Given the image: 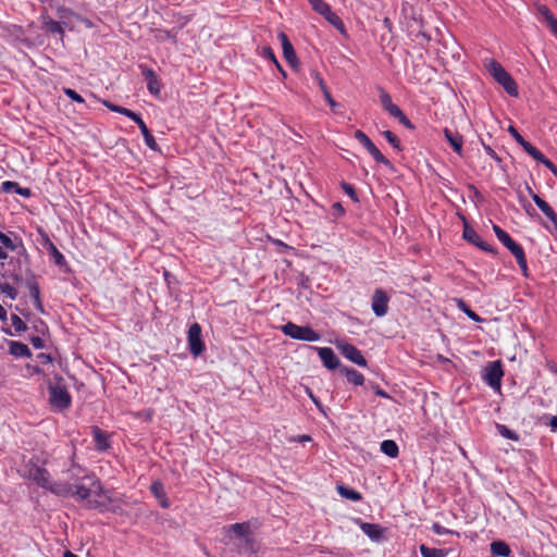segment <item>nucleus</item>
Masks as SVG:
<instances>
[{
	"label": "nucleus",
	"instance_id": "f03ea898",
	"mask_svg": "<svg viewBox=\"0 0 557 557\" xmlns=\"http://www.w3.org/2000/svg\"><path fill=\"white\" fill-rule=\"evenodd\" d=\"M486 67L488 73L493 76V78L500 84L504 89L512 97L518 96L517 84L509 73L495 60H490L486 63Z\"/></svg>",
	"mask_w": 557,
	"mask_h": 557
},
{
	"label": "nucleus",
	"instance_id": "ddd939ff",
	"mask_svg": "<svg viewBox=\"0 0 557 557\" xmlns=\"http://www.w3.org/2000/svg\"><path fill=\"white\" fill-rule=\"evenodd\" d=\"M278 39L281 40L283 54L286 61L292 65L296 64L297 57L288 37L284 33H280Z\"/></svg>",
	"mask_w": 557,
	"mask_h": 557
},
{
	"label": "nucleus",
	"instance_id": "5fc2aeb1",
	"mask_svg": "<svg viewBox=\"0 0 557 557\" xmlns=\"http://www.w3.org/2000/svg\"><path fill=\"white\" fill-rule=\"evenodd\" d=\"M532 158L537 153V149L532 146L530 143L525 141L523 146H521Z\"/></svg>",
	"mask_w": 557,
	"mask_h": 557
},
{
	"label": "nucleus",
	"instance_id": "473e14b6",
	"mask_svg": "<svg viewBox=\"0 0 557 557\" xmlns=\"http://www.w3.org/2000/svg\"><path fill=\"white\" fill-rule=\"evenodd\" d=\"M496 428L503 437L512 440V441L519 440V436L513 431L509 430L507 426H505L503 424H497Z\"/></svg>",
	"mask_w": 557,
	"mask_h": 557
},
{
	"label": "nucleus",
	"instance_id": "58836bf2",
	"mask_svg": "<svg viewBox=\"0 0 557 557\" xmlns=\"http://www.w3.org/2000/svg\"><path fill=\"white\" fill-rule=\"evenodd\" d=\"M262 55H263L264 58H267V59L271 60L272 62H274V63H275V65L277 66V69H278L280 71H282L281 65L278 64V62H277V60H276V58H275V55H274V53H273V51H272V49H271L270 47H264V48L262 49Z\"/></svg>",
	"mask_w": 557,
	"mask_h": 557
},
{
	"label": "nucleus",
	"instance_id": "603ef678",
	"mask_svg": "<svg viewBox=\"0 0 557 557\" xmlns=\"http://www.w3.org/2000/svg\"><path fill=\"white\" fill-rule=\"evenodd\" d=\"M30 292H32V295H33V297L35 299V302H36L38 309L41 310V304H40V300H39V289H38V287L36 285H33L30 287Z\"/></svg>",
	"mask_w": 557,
	"mask_h": 557
},
{
	"label": "nucleus",
	"instance_id": "bf43d9fd",
	"mask_svg": "<svg viewBox=\"0 0 557 557\" xmlns=\"http://www.w3.org/2000/svg\"><path fill=\"white\" fill-rule=\"evenodd\" d=\"M103 104L111 111L113 112H117L119 113V110H122L123 107H119V106H115L109 101H104Z\"/></svg>",
	"mask_w": 557,
	"mask_h": 557
},
{
	"label": "nucleus",
	"instance_id": "052dcab7",
	"mask_svg": "<svg viewBox=\"0 0 557 557\" xmlns=\"http://www.w3.org/2000/svg\"><path fill=\"white\" fill-rule=\"evenodd\" d=\"M475 246L479 247L482 250H485V251H490L491 250L490 246L484 240H482L481 238L475 244Z\"/></svg>",
	"mask_w": 557,
	"mask_h": 557
},
{
	"label": "nucleus",
	"instance_id": "39448f33",
	"mask_svg": "<svg viewBox=\"0 0 557 557\" xmlns=\"http://www.w3.org/2000/svg\"><path fill=\"white\" fill-rule=\"evenodd\" d=\"M504 375L500 361L490 362L485 370L483 379L494 389L500 388L502 377Z\"/></svg>",
	"mask_w": 557,
	"mask_h": 557
},
{
	"label": "nucleus",
	"instance_id": "a211bd4d",
	"mask_svg": "<svg viewBox=\"0 0 557 557\" xmlns=\"http://www.w3.org/2000/svg\"><path fill=\"white\" fill-rule=\"evenodd\" d=\"M508 250H510V252L515 256L519 267L525 274L528 271V265H527V259H525L524 251H523L522 247L515 242L513 246H510Z\"/></svg>",
	"mask_w": 557,
	"mask_h": 557
},
{
	"label": "nucleus",
	"instance_id": "20e7f679",
	"mask_svg": "<svg viewBox=\"0 0 557 557\" xmlns=\"http://www.w3.org/2000/svg\"><path fill=\"white\" fill-rule=\"evenodd\" d=\"M49 401L54 410L63 411L71 405V396L62 384L59 382L49 387Z\"/></svg>",
	"mask_w": 557,
	"mask_h": 557
},
{
	"label": "nucleus",
	"instance_id": "49530a36",
	"mask_svg": "<svg viewBox=\"0 0 557 557\" xmlns=\"http://www.w3.org/2000/svg\"><path fill=\"white\" fill-rule=\"evenodd\" d=\"M508 132L516 139V141L520 146H523V144L527 141V140H524V138L518 133V131L513 126L510 125L508 127Z\"/></svg>",
	"mask_w": 557,
	"mask_h": 557
},
{
	"label": "nucleus",
	"instance_id": "6e6552de",
	"mask_svg": "<svg viewBox=\"0 0 557 557\" xmlns=\"http://www.w3.org/2000/svg\"><path fill=\"white\" fill-rule=\"evenodd\" d=\"M58 14L61 18V23L71 29L76 28L78 24H83L88 28L92 27V23L89 20L78 17L67 9L60 8Z\"/></svg>",
	"mask_w": 557,
	"mask_h": 557
},
{
	"label": "nucleus",
	"instance_id": "37998d69",
	"mask_svg": "<svg viewBox=\"0 0 557 557\" xmlns=\"http://www.w3.org/2000/svg\"><path fill=\"white\" fill-rule=\"evenodd\" d=\"M432 530L437 535H446V534H453L454 533V531H451V530L441 525L440 523H434L432 525Z\"/></svg>",
	"mask_w": 557,
	"mask_h": 557
},
{
	"label": "nucleus",
	"instance_id": "72a5a7b5",
	"mask_svg": "<svg viewBox=\"0 0 557 557\" xmlns=\"http://www.w3.org/2000/svg\"><path fill=\"white\" fill-rule=\"evenodd\" d=\"M355 138L368 150L372 145V140L362 131H356Z\"/></svg>",
	"mask_w": 557,
	"mask_h": 557
},
{
	"label": "nucleus",
	"instance_id": "ea45409f",
	"mask_svg": "<svg viewBox=\"0 0 557 557\" xmlns=\"http://www.w3.org/2000/svg\"><path fill=\"white\" fill-rule=\"evenodd\" d=\"M64 94L73 101L78 103H84V99L81 95H78L75 90L71 88H65Z\"/></svg>",
	"mask_w": 557,
	"mask_h": 557
},
{
	"label": "nucleus",
	"instance_id": "1a4fd4ad",
	"mask_svg": "<svg viewBox=\"0 0 557 557\" xmlns=\"http://www.w3.org/2000/svg\"><path fill=\"white\" fill-rule=\"evenodd\" d=\"M188 345L190 352L194 356H199L203 351V344L201 341V327L197 323L190 325L188 330Z\"/></svg>",
	"mask_w": 557,
	"mask_h": 557
},
{
	"label": "nucleus",
	"instance_id": "4c0bfd02",
	"mask_svg": "<svg viewBox=\"0 0 557 557\" xmlns=\"http://www.w3.org/2000/svg\"><path fill=\"white\" fill-rule=\"evenodd\" d=\"M18 184L11 181H5L1 184V189L5 193H16Z\"/></svg>",
	"mask_w": 557,
	"mask_h": 557
},
{
	"label": "nucleus",
	"instance_id": "a878e982",
	"mask_svg": "<svg viewBox=\"0 0 557 557\" xmlns=\"http://www.w3.org/2000/svg\"><path fill=\"white\" fill-rule=\"evenodd\" d=\"M309 3L323 17L331 11V7L324 0H309Z\"/></svg>",
	"mask_w": 557,
	"mask_h": 557
},
{
	"label": "nucleus",
	"instance_id": "c9c22d12",
	"mask_svg": "<svg viewBox=\"0 0 557 557\" xmlns=\"http://www.w3.org/2000/svg\"><path fill=\"white\" fill-rule=\"evenodd\" d=\"M0 243L3 245L4 248L14 251L16 249L15 244L13 240L4 233L0 231Z\"/></svg>",
	"mask_w": 557,
	"mask_h": 557
},
{
	"label": "nucleus",
	"instance_id": "0eeeda50",
	"mask_svg": "<svg viewBox=\"0 0 557 557\" xmlns=\"http://www.w3.org/2000/svg\"><path fill=\"white\" fill-rule=\"evenodd\" d=\"M336 347L339 349L342 355L347 358L349 361L356 363L360 367L367 366V360L361 355V352L352 345L345 342H337Z\"/></svg>",
	"mask_w": 557,
	"mask_h": 557
},
{
	"label": "nucleus",
	"instance_id": "c85d7f7f",
	"mask_svg": "<svg viewBox=\"0 0 557 557\" xmlns=\"http://www.w3.org/2000/svg\"><path fill=\"white\" fill-rule=\"evenodd\" d=\"M462 236L467 242H469L473 245H475L479 242V239L481 238L478 235V233L468 225L465 226Z\"/></svg>",
	"mask_w": 557,
	"mask_h": 557
},
{
	"label": "nucleus",
	"instance_id": "aec40b11",
	"mask_svg": "<svg viewBox=\"0 0 557 557\" xmlns=\"http://www.w3.org/2000/svg\"><path fill=\"white\" fill-rule=\"evenodd\" d=\"M151 492L153 493V495L157 497V499L159 500L160 505L163 507V508H168L169 507V500L166 498V495H165V492H164V488H163V485L162 483L160 482H154L152 485H151Z\"/></svg>",
	"mask_w": 557,
	"mask_h": 557
},
{
	"label": "nucleus",
	"instance_id": "680f3d73",
	"mask_svg": "<svg viewBox=\"0 0 557 557\" xmlns=\"http://www.w3.org/2000/svg\"><path fill=\"white\" fill-rule=\"evenodd\" d=\"M15 194H18L23 197H29L30 196V190L28 188H22L21 186H18L17 190Z\"/></svg>",
	"mask_w": 557,
	"mask_h": 557
},
{
	"label": "nucleus",
	"instance_id": "6e6d98bb",
	"mask_svg": "<svg viewBox=\"0 0 557 557\" xmlns=\"http://www.w3.org/2000/svg\"><path fill=\"white\" fill-rule=\"evenodd\" d=\"M135 123L140 128V132H141L143 136L148 135V133H150L148 127H147V125L145 124V122L143 121L141 117L136 119Z\"/></svg>",
	"mask_w": 557,
	"mask_h": 557
},
{
	"label": "nucleus",
	"instance_id": "393cba45",
	"mask_svg": "<svg viewBox=\"0 0 557 557\" xmlns=\"http://www.w3.org/2000/svg\"><path fill=\"white\" fill-rule=\"evenodd\" d=\"M420 553L422 557H446L447 553L444 549L432 548L424 544L420 545Z\"/></svg>",
	"mask_w": 557,
	"mask_h": 557
},
{
	"label": "nucleus",
	"instance_id": "864d4df0",
	"mask_svg": "<svg viewBox=\"0 0 557 557\" xmlns=\"http://www.w3.org/2000/svg\"><path fill=\"white\" fill-rule=\"evenodd\" d=\"M144 139H145L146 145L149 148H151L153 150L157 148V143H156L153 136L150 133H148V135H145Z\"/></svg>",
	"mask_w": 557,
	"mask_h": 557
},
{
	"label": "nucleus",
	"instance_id": "4d7b16f0",
	"mask_svg": "<svg viewBox=\"0 0 557 557\" xmlns=\"http://www.w3.org/2000/svg\"><path fill=\"white\" fill-rule=\"evenodd\" d=\"M30 342H32L33 346H34L35 348H37V349H40V348H42V347H44V341H42L40 337H38V336L33 337V338L30 339Z\"/></svg>",
	"mask_w": 557,
	"mask_h": 557
},
{
	"label": "nucleus",
	"instance_id": "f3484780",
	"mask_svg": "<svg viewBox=\"0 0 557 557\" xmlns=\"http://www.w3.org/2000/svg\"><path fill=\"white\" fill-rule=\"evenodd\" d=\"M493 557H510L511 549L504 541H494L490 545Z\"/></svg>",
	"mask_w": 557,
	"mask_h": 557
},
{
	"label": "nucleus",
	"instance_id": "b1692460",
	"mask_svg": "<svg viewBox=\"0 0 557 557\" xmlns=\"http://www.w3.org/2000/svg\"><path fill=\"white\" fill-rule=\"evenodd\" d=\"M493 231L498 238V240L506 246L508 249L510 246H513L515 240L506 233L504 230H502L498 225H493Z\"/></svg>",
	"mask_w": 557,
	"mask_h": 557
},
{
	"label": "nucleus",
	"instance_id": "5701e85b",
	"mask_svg": "<svg viewBox=\"0 0 557 557\" xmlns=\"http://www.w3.org/2000/svg\"><path fill=\"white\" fill-rule=\"evenodd\" d=\"M337 492L343 498H346V499H349L352 502H358L362 498L361 494L359 492H357L352 488H349L347 486H344V485H338Z\"/></svg>",
	"mask_w": 557,
	"mask_h": 557
},
{
	"label": "nucleus",
	"instance_id": "3c124183",
	"mask_svg": "<svg viewBox=\"0 0 557 557\" xmlns=\"http://www.w3.org/2000/svg\"><path fill=\"white\" fill-rule=\"evenodd\" d=\"M311 441H312L311 436L306 435V434L289 437V442L306 443V442H311Z\"/></svg>",
	"mask_w": 557,
	"mask_h": 557
},
{
	"label": "nucleus",
	"instance_id": "9d476101",
	"mask_svg": "<svg viewBox=\"0 0 557 557\" xmlns=\"http://www.w3.org/2000/svg\"><path fill=\"white\" fill-rule=\"evenodd\" d=\"M372 310L376 317H384L388 309V297L381 290L376 289L372 296Z\"/></svg>",
	"mask_w": 557,
	"mask_h": 557
},
{
	"label": "nucleus",
	"instance_id": "f8f14e48",
	"mask_svg": "<svg viewBox=\"0 0 557 557\" xmlns=\"http://www.w3.org/2000/svg\"><path fill=\"white\" fill-rule=\"evenodd\" d=\"M536 11L543 21L550 28L552 33L557 37V18L553 15L550 10L544 4H537Z\"/></svg>",
	"mask_w": 557,
	"mask_h": 557
},
{
	"label": "nucleus",
	"instance_id": "412c9836",
	"mask_svg": "<svg viewBox=\"0 0 557 557\" xmlns=\"http://www.w3.org/2000/svg\"><path fill=\"white\" fill-rule=\"evenodd\" d=\"M342 372L346 375L348 382L354 385L359 386L364 383V376L355 369L344 368Z\"/></svg>",
	"mask_w": 557,
	"mask_h": 557
},
{
	"label": "nucleus",
	"instance_id": "2eb2a0df",
	"mask_svg": "<svg viewBox=\"0 0 557 557\" xmlns=\"http://www.w3.org/2000/svg\"><path fill=\"white\" fill-rule=\"evenodd\" d=\"M360 529L372 541H379L382 537L383 529L379 524L360 522Z\"/></svg>",
	"mask_w": 557,
	"mask_h": 557
},
{
	"label": "nucleus",
	"instance_id": "13d9d810",
	"mask_svg": "<svg viewBox=\"0 0 557 557\" xmlns=\"http://www.w3.org/2000/svg\"><path fill=\"white\" fill-rule=\"evenodd\" d=\"M3 292L9 296L11 299H15L16 297V290L13 287L8 286Z\"/></svg>",
	"mask_w": 557,
	"mask_h": 557
},
{
	"label": "nucleus",
	"instance_id": "4468645a",
	"mask_svg": "<svg viewBox=\"0 0 557 557\" xmlns=\"http://www.w3.org/2000/svg\"><path fill=\"white\" fill-rule=\"evenodd\" d=\"M444 136L446 138V140L449 143V145L451 146V148L454 149V151L458 154V156H462V146H463V138L460 134L458 133H454L451 132L450 129L448 128H445L444 129Z\"/></svg>",
	"mask_w": 557,
	"mask_h": 557
},
{
	"label": "nucleus",
	"instance_id": "dca6fc26",
	"mask_svg": "<svg viewBox=\"0 0 557 557\" xmlns=\"http://www.w3.org/2000/svg\"><path fill=\"white\" fill-rule=\"evenodd\" d=\"M532 199L535 202V205L539 207V209L554 223L557 225V215L555 211L552 209V207L544 201L541 197H539L536 194L532 195Z\"/></svg>",
	"mask_w": 557,
	"mask_h": 557
},
{
	"label": "nucleus",
	"instance_id": "f257e3e1",
	"mask_svg": "<svg viewBox=\"0 0 557 557\" xmlns=\"http://www.w3.org/2000/svg\"><path fill=\"white\" fill-rule=\"evenodd\" d=\"M21 472L23 475L28 476L39 485L51 490L53 493L71 494L72 496H75L78 500L84 502L89 508L112 512H120L122 509L121 502L113 498L109 492L103 491L101 483L95 478L87 476L83 479V481L75 485L73 490L72 487H66L60 484H50L48 472L32 461L27 463Z\"/></svg>",
	"mask_w": 557,
	"mask_h": 557
},
{
	"label": "nucleus",
	"instance_id": "6ab92c4d",
	"mask_svg": "<svg viewBox=\"0 0 557 557\" xmlns=\"http://www.w3.org/2000/svg\"><path fill=\"white\" fill-rule=\"evenodd\" d=\"M10 354L15 357H30L32 352L27 345L21 342H11L10 343Z\"/></svg>",
	"mask_w": 557,
	"mask_h": 557
},
{
	"label": "nucleus",
	"instance_id": "e433bc0d",
	"mask_svg": "<svg viewBox=\"0 0 557 557\" xmlns=\"http://www.w3.org/2000/svg\"><path fill=\"white\" fill-rule=\"evenodd\" d=\"M147 87L151 94L159 95L160 84H159L158 77H152L151 79L147 81Z\"/></svg>",
	"mask_w": 557,
	"mask_h": 557
},
{
	"label": "nucleus",
	"instance_id": "338daca9",
	"mask_svg": "<svg viewBox=\"0 0 557 557\" xmlns=\"http://www.w3.org/2000/svg\"><path fill=\"white\" fill-rule=\"evenodd\" d=\"M144 75L147 78V81L151 79L152 77H157V75L154 74V72L152 70H146L144 72Z\"/></svg>",
	"mask_w": 557,
	"mask_h": 557
},
{
	"label": "nucleus",
	"instance_id": "0e129e2a",
	"mask_svg": "<svg viewBox=\"0 0 557 557\" xmlns=\"http://www.w3.org/2000/svg\"><path fill=\"white\" fill-rule=\"evenodd\" d=\"M549 426L552 431H557V416L550 418Z\"/></svg>",
	"mask_w": 557,
	"mask_h": 557
},
{
	"label": "nucleus",
	"instance_id": "c756f323",
	"mask_svg": "<svg viewBox=\"0 0 557 557\" xmlns=\"http://www.w3.org/2000/svg\"><path fill=\"white\" fill-rule=\"evenodd\" d=\"M368 152L372 156V158L379 162L388 165L389 161L381 153V151L376 148V146L373 144L369 149Z\"/></svg>",
	"mask_w": 557,
	"mask_h": 557
},
{
	"label": "nucleus",
	"instance_id": "774afa93",
	"mask_svg": "<svg viewBox=\"0 0 557 557\" xmlns=\"http://www.w3.org/2000/svg\"><path fill=\"white\" fill-rule=\"evenodd\" d=\"M533 159H535L536 161H539V162L543 163V162H544V160H545L546 158H545V157H544V154L539 150V151H537V153L533 157Z\"/></svg>",
	"mask_w": 557,
	"mask_h": 557
},
{
	"label": "nucleus",
	"instance_id": "8fccbe9b",
	"mask_svg": "<svg viewBox=\"0 0 557 557\" xmlns=\"http://www.w3.org/2000/svg\"><path fill=\"white\" fill-rule=\"evenodd\" d=\"M342 187L344 189V191L352 199L357 200L356 198V193H355V189L351 185L347 184V183H343L342 184Z\"/></svg>",
	"mask_w": 557,
	"mask_h": 557
},
{
	"label": "nucleus",
	"instance_id": "de8ad7c7",
	"mask_svg": "<svg viewBox=\"0 0 557 557\" xmlns=\"http://www.w3.org/2000/svg\"><path fill=\"white\" fill-rule=\"evenodd\" d=\"M308 396L310 397V399L313 401V404L315 405V407L319 409V411H321L323 414H325V410H324V407L322 406V404L319 401V399L312 394L311 389L310 388H307L306 389Z\"/></svg>",
	"mask_w": 557,
	"mask_h": 557
},
{
	"label": "nucleus",
	"instance_id": "cd10ccee",
	"mask_svg": "<svg viewBox=\"0 0 557 557\" xmlns=\"http://www.w3.org/2000/svg\"><path fill=\"white\" fill-rule=\"evenodd\" d=\"M44 25L48 32L63 34L60 22H55L49 17H44Z\"/></svg>",
	"mask_w": 557,
	"mask_h": 557
},
{
	"label": "nucleus",
	"instance_id": "a18cd8bd",
	"mask_svg": "<svg viewBox=\"0 0 557 557\" xmlns=\"http://www.w3.org/2000/svg\"><path fill=\"white\" fill-rule=\"evenodd\" d=\"M325 101L330 104L333 112L337 113V108L339 104L332 98L331 92L329 90H325V94L323 95Z\"/></svg>",
	"mask_w": 557,
	"mask_h": 557
},
{
	"label": "nucleus",
	"instance_id": "7ed1b4c3",
	"mask_svg": "<svg viewBox=\"0 0 557 557\" xmlns=\"http://www.w3.org/2000/svg\"><path fill=\"white\" fill-rule=\"evenodd\" d=\"M281 330L286 336L297 341L318 342L321 338L319 333L310 326L297 325L292 322L283 325Z\"/></svg>",
	"mask_w": 557,
	"mask_h": 557
},
{
	"label": "nucleus",
	"instance_id": "bb28decb",
	"mask_svg": "<svg viewBox=\"0 0 557 557\" xmlns=\"http://www.w3.org/2000/svg\"><path fill=\"white\" fill-rule=\"evenodd\" d=\"M324 18L332 24L342 34H345V26L341 17L335 14L332 10L324 16Z\"/></svg>",
	"mask_w": 557,
	"mask_h": 557
},
{
	"label": "nucleus",
	"instance_id": "a19ab883",
	"mask_svg": "<svg viewBox=\"0 0 557 557\" xmlns=\"http://www.w3.org/2000/svg\"><path fill=\"white\" fill-rule=\"evenodd\" d=\"M11 323L15 327L16 331H25L26 324L23 322V320L17 315L11 317Z\"/></svg>",
	"mask_w": 557,
	"mask_h": 557
},
{
	"label": "nucleus",
	"instance_id": "9b49d317",
	"mask_svg": "<svg viewBox=\"0 0 557 557\" xmlns=\"http://www.w3.org/2000/svg\"><path fill=\"white\" fill-rule=\"evenodd\" d=\"M320 359L327 369H336L339 366V359L335 352L329 347H317L315 348Z\"/></svg>",
	"mask_w": 557,
	"mask_h": 557
},
{
	"label": "nucleus",
	"instance_id": "2f4dec72",
	"mask_svg": "<svg viewBox=\"0 0 557 557\" xmlns=\"http://www.w3.org/2000/svg\"><path fill=\"white\" fill-rule=\"evenodd\" d=\"M49 252L58 265H63L65 263L64 256L58 250V248L53 244L49 245Z\"/></svg>",
	"mask_w": 557,
	"mask_h": 557
},
{
	"label": "nucleus",
	"instance_id": "f704fd0d",
	"mask_svg": "<svg viewBox=\"0 0 557 557\" xmlns=\"http://www.w3.org/2000/svg\"><path fill=\"white\" fill-rule=\"evenodd\" d=\"M458 308L463 311L471 320L480 322L481 318L473 312L462 300L458 301Z\"/></svg>",
	"mask_w": 557,
	"mask_h": 557
},
{
	"label": "nucleus",
	"instance_id": "c03bdc74",
	"mask_svg": "<svg viewBox=\"0 0 557 557\" xmlns=\"http://www.w3.org/2000/svg\"><path fill=\"white\" fill-rule=\"evenodd\" d=\"M248 527L244 523H235L231 527V530L238 536H244Z\"/></svg>",
	"mask_w": 557,
	"mask_h": 557
},
{
	"label": "nucleus",
	"instance_id": "09e8293b",
	"mask_svg": "<svg viewBox=\"0 0 557 557\" xmlns=\"http://www.w3.org/2000/svg\"><path fill=\"white\" fill-rule=\"evenodd\" d=\"M119 113L129 117L134 122H136V119L140 117L137 113H135L126 108H122V110H119Z\"/></svg>",
	"mask_w": 557,
	"mask_h": 557
},
{
	"label": "nucleus",
	"instance_id": "7c9ffc66",
	"mask_svg": "<svg viewBox=\"0 0 557 557\" xmlns=\"http://www.w3.org/2000/svg\"><path fill=\"white\" fill-rule=\"evenodd\" d=\"M94 436L99 449H106L108 447L107 436L99 429L94 430Z\"/></svg>",
	"mask_w": 557,
	"mask_h": 557
},
{
	"label": "nucleus",
	"instance_id": "e2e57ef3",
	"mask_svg": "<svg viewBox=\"0 0 557 557\" xmlns=\"http://www.w3.org/2000/svg\"><path fill=\"white\" fill-rule=\"evenodd\" d=\"M317 79H318V84H319V87L321 88L323 95L325 94V90H329L325 83L323 82V79L317 75Z\"/></svg>",
	"mask_w": 557,
	"mask_h": 557
},
{
	"label": "nucleus",
	"instance_id": "4be33fe9",
	"mask_svg": "<svg viewBox=\"0 0 557 557\" xmlns=\"http://www.w3.org/2000/svg\"><path fill=\"white\" fill-rule=\"evenodd\" d=\"M381 450L383 454L391 458H396L398 456L399 449L397 444L392 440H385L381 443Z\"/></svg>",
	"mask_w": 557,
	"mask_h": 557
},
{
	"label": "nucleus",
	"instance_id": "79ce46f5",
	"mask_svg": "<svg viewBox=\"0 0 557 557\" xmlns=\"http://www.w3.org/2000/svg\"><path fill=\"white\" fill-rule=\"evenodd\" d=\"M383 136L393 147L399 148V140L391 131L383 132Z\"/></svg>",
	"mask_w": 557,
	"mask_h": 557
},
{
	"label": "nucleus",
	"instance_id": "423d86ee",
	"mask_svg": "<svg viewBox=\"0 0 557 557\" xmlns=\"http://www.w3.org/2000/svg\"><path fill=\"white\" fill-rule=\"evenodd\" d=\"M380 100L383 106V108L394 117L398 119V121L406 125L407 127H411V123L408 120V117L404 114V112L399 109L398 106L393 103L391 96L383 91L380 95Z\"/></svg>",
	"mask_w": 557,
	"mask_h": 557
},
{
	"label": "nucleus",
	"instance_id": "69168bd1",
	"mask_svg": "<svg viewBox=\"0 0 557 557\" xmlns=\"http://www.w3.org/2000/svg\"><path fill=\"white\" fill-rule=\"evenodd\" d=\"M543 164L552 172H555V170L557 169L548 159H545Z\"/></svg>",
	"mask_w": 557,
	"mask_h": 557
}]
</instances>
